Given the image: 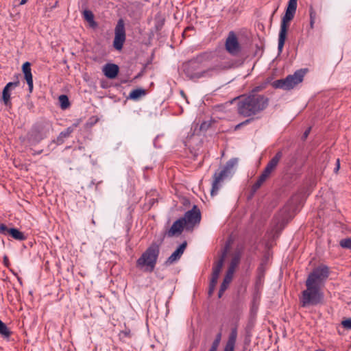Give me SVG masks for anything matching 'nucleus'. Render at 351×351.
Here are the masks:
<instances>
[{"label": "nucleus", "instance_id": "nucleus-21", "mask_svg": "<svg viewBox=\"0 0 351 351\" xmlns=\"http://www.w3.org/2000/svg\"><path fill=\"white\" fill-rule=\"evenodd\" d=\"M237 337V332L236 329H233L230 334L228 337V340L226 343V345L224 348L223 351H234L235 343Z\"/></svg>", "mask_w": 351, "mask_h": 351}, {"label": "nucleus", "instance_id": "nucleus-27", "mask_svg": "<svg viewBox=\"0 0 351 351\" xmlns=\"http://www.w3.org/2000/svg\"><path fill=\"white\" fill-rule=\"evenodd\" d=\"M0 334L5 337H8L10 335V332L7 326L0 320Z\"/></svg>", "mask_w": 351, "mask_h": 351}, {"label": "nucleus", "instance_id": "nucleus-13", "mask_svg": "<svg viewBox=\"0 0 351 351\" xmlns=\"http://www.w3.org/2000/svg\"><path fill=\"white\" fill-rule=\"evenodd\" d=\"M185 225L183 223L182 219L180 218L173 223L170 229L166 232V234L169 237L180 235Z\"/></svg>", "mask_w": 351, "mask_h": 351}, {"label": "nucleus", "instance_id": "nucleus-2", "mask_svg": "<svg viewBox=\"0 0 351 351\" xmlns=\"http://www.w3.org/2000/svg\"><path fill=\"white\" fill-rule=\"evenodd\" d=\"M254 89L248 95L241 98L238 104V111L244 117H250L265 110L268 106V99L256 93Z\"/></svg>", "mask_w": 351, "mask_h": 351}, {"label": "nucleus", "instance_id": "nucleus-12", "mask_svg": "<svg viewBox=\"0 0 351 351\" xmlns=\"http://www.w3.org/2000/svg\"><path fill=\"white\" fill-rule=\"evenodd\" d=\"M304 75V73L302 70H298L295 71L294 74L288 75L284 79L286 85L285 90L292 89L297 84L302 82Z\"/></svg>", "mask_w": 351, "mask_h": 351}, {"label": "nucleus", "instance_id": "nucleus-36", "mask_svg": "<svg viewBox=\"0 0 351 351\" xmlns=\"http://www.w3.org/2000/svg\"><path fill=\"white\" fill-rule=\"evenodd\" d=\"M235 269H236V267L232 266L230 265V266L228 269V271H226V274H228L229 276H231L233 277V274L234 273Z\"/></svg>", "mask_w": 351, "mask_h": 351}, {"label": "nucleus", "instance_id": "nucleus-10", "mask_svg": "<svg viewBox=\"0 0 351 351\" xmlns=\"http://www.w3.org/2000/svg\"><path fill=\"white\" fill-rule=\"evenodd\" d=\"M181 219H182L185 228L187 230H192L194 226L200 221L201 214L199 210L196 206H194L191 210L185 213L184 217L181 218Z\"/></svg>", "mask_w": 351, "mask_h": 351}, {"label": "nucleus", "instance_id": "nucleus-6", "mask_svg": "<svg viewBox=\"0 0 351 351\" xmlns=\"http://www.w3.org/2000/svg\"><path fill=\"white\" fill-rule=\"evenodd\" d=\"M238 164V158H233L229 160L223 168L219 172H215L213 175V181L212 183V189L210 195L215 196L217 194L219 189L221 188V183L227 178L231 176L235 167Z\"/></svg>", "mask_w": 351, "mask_h": 351}, {"label": "nucleus", "instance_id": "nucleus-28", "mask_svg": "<svg viewBox=\"0 0 351 351\" xmlns=\"http://www.w3.org/2000/svg\"><path fill=\"white\" fill-rule=\"evenodd\" d=\"M339 245L342 248L351 250V237L341 239L339 242Z\"/></svg>", "mask_w": 351, "mask_h": 351}, {"label": "nucleus", "instance_id": "nucleus-31", "mask_svg": "<svg viewBox=\"0 0 351 351\" xmlns=\"http://www.w3.org/2000/svg\"><path fill=\"white\" fill-rule=\"evenodd\" d=\"M232 280V276H229L228 274H226V276L223 278V280L221 285H225V287L228 288L229 284L231 282Z\"/></svg>", "mask_w": 351, "mask_h": 351}, {"label": "nucleus", "instance_id": "nucleus-39", "mask_svg": "<svg viewBox=\"0 0 351 351\" xmlns=\"http://www.w3.org/2000/svg\"><path fill=\"white\" fill-rule=\"evenodd\" d=\"M339 168H340V160H339V159H337V160H336V167H335V168L334 169V171L335 173H337L339 171Z\"/></svg>", "mask_w": 351, "mask_h": 351}, {"label": "nucleus", "instance_id": "nucleus-30", "mask_svg": "<svg viewBox=\"0 0 351 351\" xmlns=\"http://www.w3.org/2000/svg\"><path fill=\"white\" fill-rule=\"evenodd\" d=\"M272 86L275 88H281V89L285 90L286 85L285 84L284 79H281V80H278L274 81L272 83Z\"/></svg>", "mask_w": 351, "mask_h": 351}, {"label": "nucleus", "instance_id": "nucleus-44", "mask_svg": "<svg viewBox=\"0 0 351 351\" xmlns=\"http://www.w3.org/2000/svg\"><path fill=\"white\" fill-rule=\"evenodd\" d=\"M27 1V0H21V5H23V4H25Z\"/></svg>", "mask_w": 351, "mask_h": 351}, {"label": "nucleus", "instance_id": "nucleus-19", "mask_svg": "<svg viewBox=\"0 0 351 351\" xmlns=\"http://www.w3.org/2000/svg\"><path fill=\"white\" fill-rule=\"evenodd\" d=\"M282 158V152H278L276 154V155L269 160L268 164L265 168V171L266 173H269L271 174V173L276 169L277 167L280 160Z\"/></svg>", "mask_w": 351, "mask_h": 351}, {"label": "nucleus", "instance_id": "nucleus-26", "mask_svg": "<svg viewBox=\"0 0 351 351\" xmlns=\"http://www.w3.org/2000/svg\"><path fill=\"white\" fill-rule=\"evenodd\" d=\"M145 94V90L142 89H134L130 93L129 97L132 99H137L141 95Z\"/></svg>", "mask_w": 351, "mask_h": 351}, {"label": "nucleus", "instance_id": "nucleus-20", "mask_svg": "<svg viewBox=\"0 0 351 351\" xmlns=\"http://www.w3.org/2000/svg\"><path fill=\"white\" fill-rule=\"evenodd\" d=\"M76 126V125H74L72 127L67 128L66 130L61 132L56 139L53 140L52 142L56 143L57 145H62L64 142V139L70 136L71 134L74 130V128Z\"/></svg>", "mask_w": 351, "mask_h": 351}, {"label": "nucleus", "instance_id": "nucleus-4", "mask_svg": "<svg viewBox=\"0 0 351 351\" xmlns=\"http://www.w3.org/2000/svg\"><path fill=\"white\" fill-rule=\"evenodd\" d=\"M297 9V0H289L285 14L283 16L278 36V49L281 53L286 40L289 22L293 19Z\"/></svg>", "mask_w": 351, "mask_h": 351}, {"label": "nucleus", "instance_id": "nucleus-46", "mask_svg": "<svg viewBox=\"0 0 351 351\" xmlns=\"http://www.w3.org/2000/svg\"><path fill=\"white\" fill-rule=\"evenodd\" d=\"M92 223H93V224H95V222L94 219H92Z\"/></svg>", "mask_w": 351, "mask_h": 351}, {"label": "nucleus", "instance_id": "nucleus-38", "mask_svg": "<svg viewBox=\"0 0 351 351\" xmlns=\"http://www.w3.org/2000/svg\"><path fill=\"white\" fill-rule=\"evenodd\" d=\"M227 289L226 287H225V285H221L220 287V289L219 291V293H218V296L219 298H221V296L223 295L224 291Z\"/></svg>", "mask_w": 351, "mask_h": 351}, {"label": "nucleus", "instance_id": "nucleus-5", "mask_svg": "<svg viewBox=\"0 0 351 351\" xmlns=\"http://www.w3.org/2000/svg\"><path fill=\"white\" fill-rule=\"evenodd\" d=\"M159 253V245L152 243L136 261V266L145 269L147 271H152L155 268Z\"/></svg>", "mask_w": 351, "mask_h": 351}, {"label": "nucleus", "instance_id": "nucleus-8", "mask_svg": "<svg viewBox=\"0 0 351 351\" xmlns=\"http://www.w3.org/2000/svg\"><path fill=\"white\" fill-rule=\"evenodd\" d=\"M328 267L326 265H320L315 268L312 272L309 274L306 282L321 289L322 285L328 278Z\"/></svg>", "mask_w": 351, "mask_h": 351}, {"label": "nucleus", "instance_id": "nucleus-45", "mask_svg": "<svg viewBox=\"0 0 351 351\" xmlns=\"http://www.w3.org/2000/svg\"><path fill=\"white\" fill-rule=\"evenodd\" d=\"M181 94H182V95L183 97H185V95H184V92H183V91H181Z\"/></svg>", "mask_w": 351, "mask_h": 351}, {"label": "nucleus", "instance_id": "nucleus-41", "mask_svg": "<svg viewBox=\"0 0 351 351\" xmlns=\"http://www.w3.org/2000/svg\"><path fill=\"white\" fill-rule=\"evenodd\" d=\"M249 122H250V120H249V119L245 120V121H243V122H242V123H241L238 124V125L236 126V128H236V129H238V128H239L241 125H246V124H247Z\"/></svg>", "mask_w": 351, "mask_h": 351}, {"label": "nucleus", "instance_id": "nucleus-17", "mask_svg": "<svg viewBox=\"0 0 351 351\" xmlns=\"http://www.w3.org/2000/svg\"><path fill=\"white\" fill-rule=\"evenodd\" d=\"M104 74L109 79L115 78L119 73V66L115 64L108 63L103 67Z\"/></svg>", "mask_w": 351, "mask_h": 351}, {"label": "nucleus", "instance_id": "nucleus-40", "mask_svg": "<svg viewBox=\"0 0 351 351\" xmlns=\"http://www.w3.org/2000/svg\"><path fill=\"white\" fill-rule=\"evenodd\" d=\"M310 131H311V128H308L303 134V136L302 138L304 139L306 138L307 136H308L309 133H310Z\"/></svg>", "mask_w": 351, "mask_h": 351}, {"label": "nucleus", "instance_id": "nucleus-22", "mask_svg": "<svg viewBox=\"0 0 351 351\" xmlns=\"http://www.w3.org/2000/svg\"><path fill=\"white\" fill-rule=\"evenodd\" d=\"M270 174L269 173H266L264 170L261 176L258 177L257 181L253 184L252 187V191L253 193H255L265 182V181L269 178Z\"/></svg>", "mask_w": 351, "mask_h": 351}, {"label": "nucleus", "instance_id": "nucleus-1", "mask_svg": "<svg viewBox=\"0 0 351 351\" xmlns=\"http://www.w3.org/2000/svg\"><path fill=\"white\" fill-rule=\"evenodd\" d=\"M213 58V53L210 51L199 53L183 64L184 74L187 77L193 80L212 76L214 69H203V66L206 62L212 60Z\"/></svg>", "mask_w": 351, "mask_h": 351}, {"label": "nucleus", "instance_id": "nucleus-18", "mask_svg": "<svg viewBox=\"0 0 351 351\" xmlns=\"http://www.w3.org/2000/svg\"><path fill=\"white\" fill-rule=\"evenodd\" d=\"M224 261V255H223L214 265L213 267L212 276L210 279V282H213V284H217L219 274L222 269Z\"/></svg>", "mask_w": 351, "mask_h": 351}, {"label": "nucleus", "instance_id": "nucleus-32", "mask_svg": "<svg viewBox=\"0 0 351 351\" xmlns=\"http://www.w3.org/2000/svg\"><path fill=\"white\" fill-rule=\"evenodd\" d=\"M10 229L6 225L3 223L0 224V233L4 235H8L10 233Z\"/></svg>", "mask_w": 351, "mask_h": 351}, {"label": "nucleus", "instance_id": "nucleus-35", "mask_svg": "<svg viewBox=\"0 0 351 351\" xmlns=\"http://www.w3.org/2000/svg\"><path fill=\"white\" fill-rule=\"evenodd\" d=\"M235 269H236V267L232 266L230 265V266L228 269V271H226V274H228L229 276H231L233 277V274L234 273Z\"/></svg>", "mask_w": 351, "mask_h": 351}, {"label": "nucleus", "instance_id": "nucleus-9", "mask_svg": "<svg viewBox=\"0 0 351 351\" xmlns=\"http://www.w3.org/2000/svg\"><path fill=\"white\" fill-rule=\"evenodd\" d=\"M125 41V29L124 21L122 19L118 20L114 29V38L113 47L115 49L121 51Z\"/></svg>", "mask_w": 351, "mask_h": 351}, {"label": "nucleus", "instance_id": "nucleus-14", "mask_svg": "<svg viewBox=\"0 0 351 351\" xmlns=\"http://www.w3.org/2000/svg\"><path fill=\"white\" fill-rule=\"evenodd\" d=\"M186 247V242H183L180 246L171 254V255L166 261L167 265H171L178 261L183 254Z\"/></svg>", "mask_w": 351, "mask_h": 351}, {"label": "nucleus", "instance_id": "nucleus-29", "mask_svg": "<svg viewBox=\"0 0 351 351\" xmlns=\"http://www.w3.org/2000/svg\"><path fill=\"white\" fill-rule=\"evenodd\" d=\"M221 333H219L214 341L213 342V344L211 346V348H210L209 351H217V348L219 345L220 341H221Z\"/></svg>", "mask_w": 351, "mask_h": 351}, {"label": "nucleus", "instance_id": "nucleus-43", "mask_svg": "<svg viewBox=\"0 0 351 351\" xmlns=\"http://www.w3.org/2000/svg\"><path fill=\"white\" fill-rule=\"evenodd\" d=\"M43 153V149H40V150H38V151H34V152L32 153L33 155L36 156V155H38V154H40Z\"/></svg>", "mask_w": 351, "mask_h": 351}, {"label": "nucleus", "instance_id": "nucleus-25", "mask_svg": "<svg viewBox=\"0 0 351 351\" xmlns=\"http://www.w3.org/2000/svg\"><path fill=\"white\" fill-rule=\"evenodd\" d=\"M60 106L62 110L66 109L70 106L69 98L65 95H61L58 97Z\"/></svg>", "mask_w": 351, "mask_h": 351}, {"label": "nucleus", "instance_id": "nucleus-24", "mask_svg": "<svg viewBox=\"0 0 351 351\" xmlns=\"http://www.w3.org/2000/svg\"><path fill=\"white\" fill-rule=\"evenodd\" d=\"M83 16L85 21H86L91 27H97V23L94 20V14L92 11L85 10L83 12Z\"/></svg>", "mask_w": 351, "mask_h": 351}, {"label": "nucleus", "instance_id": "nucleus-37", "mask_svg": "<svg viewBox=\"0 0 351 351\" xmlns=\"http://www.w3.org/2000/svg\"><path fill=\"white\" fill-rule=\"evenodd\" d=\"M216 285L217 284H213V282H210L209 291H208V294L210 295H212L213 293L214 292V290L215 289Z\"/></svg>", "mask_w": 351, "mask_h": 351}, {"label": "nucleus", "instance_id": "nucleus-42", "mask_svg": "<svg viewBox=\"0 0 351 351\" xmlns=\"http://www.w3.org/2000/svg\"><path fill=\"white\" fill-rule=\"evenodd\" d=\"M313 24H314V19L313 17V15H312V13H311V21H310V25H311V27L313 28Z\"/></svg>", "mask_w": 351, "mask_h": 351}, {"label": "nucleus", "instance_id": "nucleus-23", "mask_svg": "<svg viewBox=\"0 0 351 351\" xmlns=\"http://www.w3.org/2000/svg\"><path fill=\"white\" fill-rule=\"evenodd\" d=\"M12 238L17 241H25L27 237L25 234L16 228H12L10 229L9 234Z\"/></svg>", "mask_w": 351, "mask_h": 351}, {"label": "nucleus", "instance_id": "nucleus-16", "mask_svg": "<svg viewBox=\"0 0 351 351\" xmlns=\"http://www.w3.org/2000/svg\"><path fill=\"white\" fill-rule=\"evenodd\" d=\"M19 85V82H9L4 87L2 93V99L5 105L10 103V90L14 89Z\"/></svg>", "mask_w": 351, "mask_h": 351}, {"label": "nucleus", "instance_id": "nucleus-34", "mask_svg": "<svg viewBox=\"0 0 351 351\" xmlns=\"http://www.w3.org/2000/svg\"><path fill=\"white\" fill-rule=\"evenodd\" d=\"M341 324L345 328L351 329V318L342 321Z\"/></svg>", "mask_w": 351, "mask_h": 351}, {"label": "nucleus", "instance_id": "nucleus-7", "mask_svg": "<svg viewBox=\"0 0 351 351\" xmlns=\"http://www.w3.org/2000/svg\"><path fill=\"white\" fill-rule=\"evenodd\" d=\"M306 289L302 292L300 302L302 307L316 306L321 302L323 295L321 289L306 282Z\"/></svg>", "mask_w": 351, "mask_h": 351}, {"label": "nucleus", "instance_id": "nucleus-3", "mask_svg": "<svg viewBox=\"0 0 351 351\" xmlns=\"http://www.w3.org/2000/svg\"><path fill=\"white\" fill-rule=\"evenodd\" d=\"M51 121L43 119L36 122L27 134L26 139L29 145L34 146L47 138L53 132Z\"/></svg>", "mask_w": 351, "mask_h": 351}, {"label": "nucleus", "instance_id": "nucleus-11", "mask_svg": "<svg viewBox=\"0 0 351 351\" xmlns=\"http://www.w3.org/2000/svg\"><path fill=\"white\" fill-rule=\"evenodd\" d=\"M225 48L233 56H237L240 53L241 47L234 32H230L228 34L225 43Z\"/></svg>", "mask_w": 351, "mask_h": 351}, {"label": "nucleus", "instance_id": "nucleus-33", "mask_svg": "<svg viewBox=\"0 0 351 351\" xmlns=\"http://www.w3.org/2000/svg\"><path fill=\"white\" fill-rule=\"evenodd\" d=\"M239 261H240V254H236V255L234 256V257L231 260V262H230V265L237 267V266L239 263Z\"/></svg>", "mask_w": 351, "mask_h": 351}, {"label": "nucleus", "instance_id": "nucleus-15", "mask_svg": "<svg viewBox=\"0 0 351 351\" xmlns=\"http://www.w3.org/2000/svg\"><path fill=\"white\" fill-rule=\"evenodd\" d=\"M22 70L24 73L25 79L27 81L29 90L30 93L33 90V77L31 71V64L29 62H26L23 64Z\"/></svg>", "mask_w": 351, "mask_h": 351}]
</instances>
